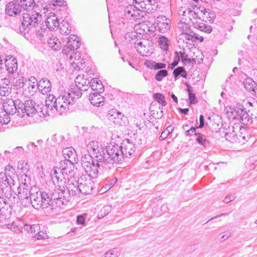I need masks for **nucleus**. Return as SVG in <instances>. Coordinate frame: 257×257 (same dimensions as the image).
Here are the masks:
<instances>
[{"label": "nucleus", "mask_w": 257, "mask_h": 257, "mask_svg": "<svg viewBox=\"0 0 257 257\" xmlns=\"http://www.w3.org/2000/svg\"><path fill=\"white\" fill-rule=\"evenodd\" d=\"M77 99L70 90L62 92L57 97L49 95L45 100L47 111L52 110L54 108L57 112L62 114L68 111Z\"/></svg>", "instance_id": "nucleus-6"}, {"label": "nucleus", "mask_w": 257, "mask_h": 257, "mask_svg": "<svg viewBox=\"0 0 257 257\" xmlns=\"http://www.w3.org/2000/svg\"><path fill=\"white\" fill-rule=\"evenodd\" d=\"M12 78V81L14 86L17 88H22L25 83V79L21 74L16 73Z\"/></svg>", "instance_id": "nucleus-33"}, {"label": "nucleus", "mask_w": 257, "mask_h": 257, "mask_svg": "<svg viewBox=\"0 0 257 257\" xmlns=\"http://www.w3.org/2000/svg\"><path fill=\"white\" fill-rule=\"evenodd\" d=\"M156 25L159 31L165 33L170 28L171 20L164 16H159L156 19Z\"/></svg>", "instance_id": "nucleus-18"}, {"label": "nucleus", "mask_w": 257, "mask_h": 257, "mask_svg": "<svg viewBox=\"0 0 257 257\" xmlns=\"http://www.w3.org/2000/svg\"><path fill=\"white\" fill-rule=\"evenodd\" d=\"M89 97L90 102L92 105L98 106L103 105L104 97L100 94L91 93Z\"/></svg>", "instance_id": "nucleus-32"}, {"label": "nucleus", "mask_w": 257, "mask_h": 257, "mask_svg": "<svg viewBox=\"0 0 257 257\" xmlns=\"http://www.w3.org/2000/svg\"><path fill=\"white\" fill-rule=\"evenodd\" d=\"M135 5L142 12L151 11V7L155 6L158 0H134Z\"/></svg>", "instance_id": "nucleus-19"}, {"label": "nucleus", "mask_w": 257, "mask_h": 257, "mask_svg": "<svg viewBox=\"0 0 257 257\" xmlns=\"http://www.w3.org/2000/svg\"><path fill=\"white\" fill-rule=\"evenodd\" d=\"M35 31L34 32H28L27 34L26 35H23L24 37L28 39L30 37L32 38H37L39 39H41L42 37H44L45 34V31L41 27V25L38 24L37 26L35 27Z\"/></svg>", "instance_id": "nucleus-27"}, {"label": "nucleus", "mask_w": 257, "mask_h": 257, "mask_svg": "<svg viewBox=\"0 0 257 257\" xmlns=\"http://www.w3.org/2000/svg\"><path fill=\"white\" fill-rule=\"evenodd\" d=\"M71 65L76 70H79L84 68L83 63L81 61H79V59L76 60V61H72Z\"/></svg>", "instance_id": "nucleus-49"}, {"label": "nucleus", "mask_w": 257, "mask_h": 257, "mask_svg": "<svg viewBox=\"0 0 257 257\" xmlns=\"http://www.w3.org/2000/svg\"><path fill=\"white\" fill-rule=\"evenodd\" d=\"M87 149L88 152L92 153L94 155V158H96V156L102 154L101 156L107 158L109 156L105 153L104 149L100 148L97 142L91 141L87 145Z\"/></svg>", "instance_id": "nucleus-17"}, {"label": "nucleus", "mask_w": 257, "mask_h": 257, "mask_svg": "<svg viewBox=\"0 0 257 257\" xmlns=\"http://www.w3.org/2000/svg\"><path fill=\"white\" fill-rule=\"evenodd\" d=\"M95 89L96 91L93 93H98L99 94H100L104 91V86L100 80H99V82H97V83L96 84Z\"/></svg>", "instance_id": "nucleus-54"}, {"label": "nucleus", "mask_w": 257, "mask_h": 257, "mask_svg": "<svg viewBox=\"0 0 257 257\" xmlns=\"http://www.w3.org/2000/svg\"><path fill=\"white\" fill-rule=\"evenodd\" d=\"M46 25L50 30H55L58 29L59 22L56 15L50 13L46 19Z\"/></svg>", "instance_id": "nucleus-22"}, {"label": "nucleus", "mask_w": 257, "mask_h": 257, "mask_svg": "<svg viewBox=\"0 0 257 257\" xmlns=\"http://www.w3.org/2000/svg\"><path fill=\"white\" fill-rule=\"evenodd\" d=\"M107 155L114 166L115 164H121L124 157H131L136 152L135 145L129 140H125L120 146L115 143L110 144L106 148Z\"/></svg>", "instance_id": "nucleus-5"}, {"label": "nucleus", "mask_w": 257, "mask_h": 257, "mask_svg": "<svg viewBox=\"0 0 257 257\" xmlns=\"http://www.w3.org/2000/svg\"><path fill=\"white\" fill-rule=\"evenodd\" d=\"M89 176L82 175L77 181L80 193L84 194H90L94 186V182Z\"/></svg>", "instance_id": "nucleus-13"}, {"label": "nucleus", "mask_w": 257, "mask_h": 257, "mask_svg": "<svg viewBox=\"0 0 257 257\" xmlns=\"http://www.w3.org/2000/svg\"><path fill=\"white\" fill-rule=\"evenodd\" d=\"M46 234L43 231H39L37 233L33 234L32 236L36 237L38 239H42L46 236Z\"/></svg>", "instance_id": "nucleus-56"}, {"label": "nucleus", "mask_w": 257, "mask_h": 257, "mask_svg": "<svg viewBox=\"0 0 257 257\" xmlns=\"http://www.w3.org/2000/svg\"><path fill=\"white\" fill-rule=\"evenodd\" d=\"M66 183L63 187L58 186V191H52L49 190L50 194V199L52 203H50V211L52 212L57 207L66 205L70 200L71 196H74L80 193L77 181L75 183H68V186H66Z\"/></svg>", "instance_id": "nucleus-3"}, {"label": "nucleus", "mask_w": 257, "mask_h": 257, "mask_svg": "<svg viewBox=\"0 0 257 257\" xmlns=\"http://www.w3.org/2000/svg\"><path fill=\"white\" fill-rule=\"evenodd\" d=\"M253 103L256 104V102L251 98H247L242 101V125H248L252 122V119L254 116H250L248 113L251 111L254 112Z\"/></svg>", "instance_id": "nucleus-10"}, {"label": "nucleus", "mask_w": 257, "mask_h": 257, "mask_svg": "<svg viewBox=\"0 0 257 257\" xmlns=\"http://www.w3.org/2000/svg\"><path fill=\"white\" fill-rule=\"evenodd\" d=\"M181 60L183 63L186 66L190 65L193 61H195L194 59H191L190 58H188V57L182 58Z\"/></svg>", "instance_id": "nucleus-61"}, {"label": "nucleus", "mask_w": 257, "mask_h": 257, "mask_svg": "<svg viewBox=\"0 0 257 257\" xmlns=\"http://www.w3.org/2000/svg\"><path fill=\"white\" fill-rule=\"evenodd\" d=\"M6 67L7 70L10 75L9 78L16 73L18 70V63L16 58L11 56V58L6 60Z\"/></svg>", "instance_id": "nucleus-20"}, {"label": "nucleus", "mask_w": 257, "mask_h": 257, "mask_svg": "<svg viewBox=\"0 0 257 257\" xmlns=\"http://www.w3.org/2000/svg\"><path fill=\"white\" fill-rule=\"evenodd\" d=\"M154 98L156 101L161 104L162 107L166 105L167 103L165 97L162 94L160 93H155Z\"/></svg>", "instance_id": "nucleus-44"}, {"label": "nucleus", "mask_w": 257, "mask_h": 257, "mask_svg": "<svg viewBox=\"0 0 257 257\" xmlns=\"http://www.w3.org/2000/svg\"><path fill=\"white\" fill-rule=\"evenodd\" d=\"M158 42L162 50L164 51L168 50L170 41L167 37L163 35H159Z\"/></svg>", "instance_id": "nucleus-35"}, {"label": "nucleus", "mask_w": 257, "mask_h": 257, "mask_svg": "<svg viewBox=\"0 0 257 257\" xmlns=\"http://www.w3.org/2000/svg\"><path fill=\"white\" fill-rule=\"evenodd\" d=\"M58 28L59 29L60 32L62 34H68L71 31V26L69 23L66 21L63 20L61 23H59Z\"/></svg>", "instance_id": "nucleus-36"}, {"label": "nucleus", "mask_w": 257, "mask_h": 257, "mask_svg": "<svg viewBox=\"0 0 257 257\" xmlns=\"http://www.w3.org/2000/svg\"><path fill=\"white\" fill-rule=\"evenodd\" d=\"M15 102V105L16 107V111L18 110L19 111V109L21 110L22 113H24V108L25 106V102H23L22 100L17 99L15 100H14Z\"/></svg>", "instance_id": "nucleus-48"}, {"label": "nucleus", "mask_w": 257, "mask_h": 257, "mask_svg": "<svg viewBox=\"0 0 257 257\" xmlns=\"http://www.w3.org/2000/svg\"><path fill=\"white\" fill-rule=\"evenodd\" d=\"M12 85L9 79L4 78L0 83V95L7 96L11 92Z\"/></svg>", "instance_id": "nucleus-26"}, {"label": "nucleus", "mask_w": 257, "mask_h": 257, "mask_svg": "<svg viewBox=\"0 0 257 257\" xmlns=\"http://www.w3.org/2000/svg\"><path fill=\"white\" fill-rule=\"evenodd\" d=\"M14 104V100L10 98L6 99L3 103V110L8 114L13 115L16 112V107Z\"/></svg>", "instance_id": "nucleus-28"}, {"label": "nucleus", "mask_w": 257, "mask_h": 257, "mask_svg": "<svg viewBox=\"0 0 257 257\" xmlns=\"http://www.w3.org/2000/svg\"><path fill=\"white\" fill-rule=\"evenodd\" d=\"M27 146L28 149L32 152H36L38 150L37 146L33 142H29Z\"/></svg>", "instance_id": "nucleus-59"}, {"label": "nucleus", "mask_w": 257, "mask_h": 257, "mask_svg": "<svg viewBox=\"0 0 257 257\" xmlns=\"http://www.w3.org/2000/svg\"><path fill=\"white\" fill-rule=\"evenodd\" d=\"M21 6L18 0H13L6 4L5 12L10 16H16L22 12Z\"/></svg>", "instance_id": "nucleus-16"}, {"label": "nucleus", "mask_w": 257, "mask_h": 257, "mask_svg": "<svg viewBox=\"0 0 257 257\" xmlns=\"http://www.w3.org/2000/svg\"><path fill=\"white\" fill-rule=\"evenodd\" d=\"M24 222L21 219H17L11 223L6 225L7 227L15 233H20L23 231Z\"/></svg>", "instance_id": "nucleus-25"}, {"label": "nucleus", "mask_w": 257, "mask_h": 257, "mask_svg": "<svg viewBox=\"0 0 257 257\" xmlns=\"http://www.w3.org/2000/svg\"><path fill=\"white\" fill-rule=\"evenodd\" d=\"M119 255V252L117 248H113L107 251L105 254L104 257H118Z\"/></svg>", "instance_id": "nucleus-47"}, {"label": "nucleus", "mask_w": 257, "mask_h": 257, "mask_svg": "<svg viewBox=\"0 0 257 257\" xmlns=\"http://www.w3.org/2000/svg\"><path fill=\"white\" fill-rule=\"evenodd\" d=\"M85 217L83 215H79L77 217V222L78 224L84 225L85 224Z\"/></svg>", "instance_id": "nucleus-64"}, {"label": "nucleus", "mask_w": 257, "mask_h": 257, "mask_svg": "<svg viewBox=\"0 0 257 257\" xmlns=\"http://www.w3.org/2000/svg\"><path fill=\"white\" fill-rule=\"evenodd\" d=\"M117 179L116 178H113L111 180L110 184L108 185L106 184L104 187V188L105 189L109 190L111 187H112L113 185L115 184V183L117 182Z\"/></svg>", "instance_id": "nucleus-62"}, {"label": "nucleus", "mask_w": 257, "mask_h": 257, "mask_svg": "<svg viewBox=\"0 0 257 257\" xmlns=\"http://www.w3.org/2000/svg\"><path fill=\"white\" fill-rule=\"evenodd\" d=\"M125 39L126 41L135 46L136 51L141 56H148L153 53L152 46L150 43L146 40H139L134 33H126Z\"/></svg>", "instance_id": "nucleus-9"}, {"label": "nucleus", "mask_w": 257, "mask_h": 257, "mask_svg": "<svg viewBox=\"0 0 257 257\" xmlns=\"http://www.w3.org/2000/svg\"><path fill=\"white\" fill-rule=\"evenodd\" d=\"M179 14L182 15L183 17H187L188 15L189 19L187 20L186 18H182L178 23V28L181 32L178 37V43L181 44L187 41H188L187 43H194L197 40L200 42H203L204 40L203 37L199 36V35L191 31L190 26L188 24L189 21H193L191 17L195 19V17H197L196 13L190 9H188L187 11L186 10L183 11L182 10L179 11Z\"/></svg>", "instance_id": "nucleus-4"}, {"label": "nucleus", "mask_w": 257, "mask_h": 257, "mask_svg": "<svg viewBox=\"0 0 257 257\" xmlns=\"http://www.w3.org/2000/svg\"><path fill=\"white\" fill-rule=\"evenodd\" d=\"M89 84V81L83 75H78L75 80V86H71L69 90L78 99L82 96V91L88 90Z\"/></svg>", "instance_id": "nucleus-11"}, {"label": "nucleus", "mask_w": 257, "mask_h": 257, "mask_svg": "<svg viewBox=\"0 0 257 257\" xmlns=\"http://www.w3.org/2000/svg\"><path fill=\"white\" fill-rule=\"evenodd\" d=\"M67 41V47L71 50H74L79 48L81 43L77 36L70 35L68 37Z\"/></svg>", "instance_id": "nucleus-30"}, {"label": "nucleus", "mask_w": 257, "mask_h": 257, "mask_svg": "<svg viewBox=\"0 0 257 257\" xmlns=\"http://www.w3.org/2000/svg\"><path fill=\"white\" fill-rule=\"evenodd\" d=\"M27 165V163L24 161H20L18 162V169L19 170H21L22 171V172H23L24 173V175L26 177H27V175L25 174V171L27 169L25 167V166Z\"/></svg>", "instance_id": "nucleus-53"}, {"label": "nucleus", "mask_w": 257, "mask_h": 257, "mask_svg": "<svg viewBox=\"0 0 257 257\" xmlns=\"http://www.w3.org/2000/svg\"><path fill=\"white\" fill-rule=\"evenodd\" d=\"M155 61L153 60H146L145 62V65L151 69L154 68V65H155Z\"/></svg>", "instance_id": "nucleus-60"}, {"label": "nucleus", "mask_w": 257, "mask_h": 257, "mask_svg": "<svg viewBox=\"0 0 257 257\" xmlns=\"http://www.w3.org/2000/svg\"><path fill=\"white\" fill-rule=\"evenodd\" d=\"M244 88L250 92H254V88L255 87L256 83L251 78H247L244 80L243 82Z\"/></svg>", "instance_id": "nucleus-37"}, {"label": "nucleus", "mask_w": 257, "mask_h": 257, "mask_svg": "<svg viewBox=\"0 0 257 257\" xmlns=\"http://www.w3.org/2000/svg\"><path fill=\"white\" fill-rule=\"evenodd\" d=\"M26 180L22 182L18 187V197L20 199H26L29 204L36 209H42L46 213H51L50 211V194L49 190L40 191L37 186L30 187Z\"/></svg>", "instance_id": "nucleus-1"}, {"label": "nucleus", "mask_w": 257, "mask_h": 257, "mask_svg": "<svg viewBox=\"0 0 257 257\" xmlns=\"http://www.w3.org/2000/svg\"><path fill=\"white\" fill-rule=\"evenodd\" d=\"M194 27L198 30H199L201 31H203V30H204V28H206V33H210L212 30V27L210 25H207L206 24L196 21L194 22V21L192 22Z\"/></svg>", "instance_id": "nucleus-38"}, {"label": "nucleus", "mask_w": 257, "mask_h": 257, "mask_svg": "<svg viewBox=\"0 0 257 257\" xmlns=\"http://www.w3.org/2000/svg\"><path fill=\"white\" fill-rule=\"evenodd\" d=\"M195 136L196 137V141L200 145H201L205 148L209 146V141L205 138L203 134L197 133Z\"/></svg>", "instance_id": "nucleus-39"}, {"label": "nucleus", "mask_w": 257, "mask_h": 257, "mask_svg": "<svg viewBox=\"0 0 257 257\" xmlns=\"http://www.w3.org/2000/svg\"><path fill=\"white\" fill-rule=\"evenodd\" d=\"M187 41H185L181 44L178 43L180 51L177 52L178 53V55H179L180 59L188 56V53L190 52L193 43H187Z\"/></svg>", "instance_id": "nucleus-24"}, {"label": "nucleus", "mask_w": 257, "mask_h": 257, "mask_svg": "<svg viewBox=\"0 0 257 257\" xmlns=\"http://www.w3.org/2000/svg\"><path fill=\"white\" fill-rule=\"evenodd\" d=\"M14 180L6 173H0V194H4L6 198H10L12 196V185H14Z\"/></svg>", "instance_id": "nucleus-12"}, {"label": "nucleus", "mask_w": 257, "mask_h": 257, "mask_svg": "<svg viewBox=\"0 0 257 257\" xmlns=\"http://www.w3.org/2000/svg\"><path fill=\"white\" fill-rule=\"evenodd\" d=\"M175 57L174 61L169 66V67L171 69H173L175 66H176L178 64L180 61V57L179 55H178V53L176 51L175 52Z\"/></svg>", "instance_id": "nucleus-52"}, {"label": "nucleus", "mask_w": 257, "mask_h": 257, "mask_svg": "<svg viewBox=\"0 0 257 257\" xmlns=\"http://www.w3.org/2000/svg\"><path fill=\"white\" fill-rule=\"evenodd\" d=\"M173 131V127L170 125L168 126L162 133L160 138L162 139H165L168 135L171 134Z\"/></svg>", "instance_id": "nucleus-50"}, {"label": "nucleus", "mask_w": 257, "mask_h": 257, "mask_svg": "<svg viewBox=\"0 0 257 257\" xmlns=\"http://www.w3.org/2000/svg\"><path fill=\"white\" fill-rule=\"evenodd\" d=\"M62 154L64 159L70 160L71 161L75 162L77 156L73 148L68 147L64 149L62 151Z\"/></svg>", "instance_id": "nucleus-31"}, {"label": "nucleus", "mask_w": 257, "mask_h": 257, "mask_svg": "<svg viewBox=\"0 0 257 257\" xmlns=\"http://www.w3.org/2000/svg\"><path fill=\"white\" fill-rule=\"evenodd\" d=\"M37 89V80L35 77H31L28 80L25 79V83L23 87V94L25 96L29 97L33 95Z\"/></svg>", "instance_id": "nucleus-15"}, {"label": "nucleus", "mask_w": 257, "mask_h": 257, "mask_svg": "<svg viewBox=\"0 0 257 257\" xmlns=\"http://www.w3.org/2000/svg\"><path fill=\"white\" fill-rule=\"evenodd\" d=\"M203 15V19H204L206 17L207 20L210 22L213 21V19L215 18V13L209 9H204Z\"/></svg>", "instance_id": "nucleus-46"}, {"label": "nucleus", "mask_w": 257, "mask_h": 257, "mask_svg": "<svg viewBox=\"0 0 257 257\" xmlns=\"http://www.w3.org/2000/svg\"><path fill=\"white\" fill-rule=\"evenodd\" d=\"M187 91L188 93L189 103L191 104H195L198 102V100L195 93L193 92V87L190 85H187Z\"/></svg>", "instance_id": "nucleus-40"}, {"label": "nucleus", "mask_w": 257, "mask_h": 257, "mask_svg": "<svg viewBox=\"0 0 257 257\" xmlns=\"http://www.w3.org/2000/svg\"><path fill=\"white\" fill-rule=\"evenodd\" d=\"M135 5H128L126 6L123 11L124 16L125 19L131 20H140L143 17V12Z\"/></svg>", "instance_id": "nucleus-14"}, {"label": "nucleus", "mask_w": 257, "mask_h": 257, "mask_svg": "<svg viewBox=\"0 0 257 257\" xmlns=\"http://www.w3.org/2000/svg\"><path fill=\"white\" fill-rule=\"evenodd\" d=\"M37 87L39 91L43 94H47L51 89V83L47 78H42L37 82Z\"/></svg>", "instance_id": "nucleus-23"}, {"label": "nucleus", "mask_w": 257, "mask_h": 257, "mask_svg": "<svg viewBox=\"0 0 257 257\" xmlns=\"http://www.w3.org/2000/svg\"><path fill=\"white\" fill-rule=\"evenodd\" d=\"M168 71L165 69H162L158 71L155 75V78L158 81H161L168 75Z\"/></svg>", "instance_id": "nucleus-45"}, {"label": "nucleus", "mask_w": 257, "mask_h": 257, "mask_svg": "<svg viewBox=\"0 0 257 257\" xmlns=\"http://www.w3.org/2000/svg\"><path fill=\"white\" fill-rule=\"evenodd\" d=\"M47 42L49 47L54 50H58L61 48V43L56 37L52 36L49 37Z\"/></svg>", "instance_id": "nucleus-34"}, {"label": "nucleus", "mask_w": 257, "mask_h": 257, "mask_svg": "<svg viewBox=\"0 0 257 257\" xmlns=\"http://www.w3.org/2000/svg\"><path fill=\"white\" fill-rule=\"evenodd\" d=\"M51 4L54 7L58 6L62 7L66 5V2L65 0H51Z\"/></svg>", "instance_id": "nucleus-51"}, {"label": "nucleus", "mask_w": 257, "mask_h": 257, "mask_svg": "<svg viewBox=\"0 0 257 257\" xmlns=\"http://www.w3.org/2000/svg\"><path fill=\"white\" fill-rule=\"evenodd\" d=\"M75 162L70 160L64 159L60 161L59 166L54 168L51 174L52 180L57 186L64 187L66 184L64 175H69L72 174L75 169Z\"/></svg>", "instance_id": "nucleus-8"}, {"label": "nucleus", "mask_w": 257, "mask_h": 257, "mask_svg": "<svg viewBox=\"0 0 257 257\" xmlns=\"http://www.w3.org/2000/svg\"><path fill=\"white\" fill-rule=\"evenodd\" d=\"M97 82H99V80L97 78H93L91 80V82H89V87H91V89L93 90L94 92H95L96 90L95 89V87H96V84L97 83Z\"/></svg>", "instance_id": "nucleus-57"}, {"label": "nucleus", "mask_w": 257, "mask_h": 257, "mask_svg": "<svg viewBox=\"0 0 257 257\" xmlns=\"http://www.w3.org/2000/svg\"><path fill=\"white\" fill-rule=\"evenodd\" d=\"M197 127H195L193 126H191L189 130H188L185 131V134L187 136H192L193 134L196 136V134H197L196 132V128Z\"/></svg>", "instance_id": "nucleus-55"}, {"label": "nucleus", "mask_w": 257, "mask_h": 257, "mask_svg": "<svg viewBox=\"0 0 257 257\" xmlns=\"http://www.w3.org/2000/svg\"><path fill=\"white\" fill-rule=\"evenodd\" d=\"M47 9L46 7H43V12L42 10L38 12V10H33L23 14V18L21 25L17 30V32L22 35H26L28 32H34L35 27L39 24L42 20L43 14L46 13Z\"/></svg>", "instance_id": "nucleus-7"}, {"label": "nucleus", "mask_w": 257, "mask_h": 257, "mask_svg": "<svg viewBox=\"0 0 257 257\" xmlns=\"http://www.w3.org/2000/svg\"><path fill=\"white\" fill-rule=\"evenodd\" d=\"M10 115L6 111L2 110L0 111V122L2 124H7L10 121Z\"/></svg>", "instance_id": "nucleus-43"}, {"label": "nucleus", "mask_w": 257, "mask_h": 257, "mask_svg": "<svg viewBox=\"0 0 257 257\" xmlns=\"http://www.w3.org/2000/svg\"><path fill=\"white\" fill-rule=\"evenodd\" d=\"M166 67V64L160 62H155V65H154V69H161L165 68Z\"/></svg>", "instance_id": "nucleus-63"}, {"label": "nucleus", "mask_w": 257, "mask_h": 257, "mask_svg": "<svg viewBox=\"0 0 257 257\" xmlns=\"http://www.w3.org/2000/svg\"><path fill=\"white\" fill-rule=\"evenodd\" d=\"M24 112L29 116L36 113L35 102L33 100L28 99L25 101Z\"/></svg>", "instance_id": "nucleus-29"}, {"label": "nucleus", "mask_w": 257, "mask_h": 257, "mask_svg": "<svg viewBox=\"0 0 257 257\" xmlns=\"http://www.w3.org/2000/svg\"><path fill=\"white\" fill-rule=\"evenodd\" d=\"M96 156V163L93 160L90 154L83 155L81 159V166L83 170L90 178H97L99 173L104 171H109L114 169V165L111 163L109 157L105 158L99 154Z\"/></svg>", "instance_id": "nucleus-2"}, {"label": "nucleus", "mask_w": 257, "mask_h": 257, "mask_svg": "<svg viewBox=\"0 0 257 257\" xmlns=\"http://www.w3.org/2000/svg\"><path fill=\"white\" fill-rule=\"evenodd\" d=\"M175 78L176 79L180 75L183 78H186L187 74L184 68L182 66H179L175 69L173 72Z\"/></svg>", "instance_id": "nucleus-41"}, {"label": "nucleus", "mask_w": 257, "mask_h": 257, "mask_svg": "<svg viewBox=\"0 0 257 257\" xmlns=\"http://www.w3.org/2000/svg\"><path fill=\"white\" fill-rule=\"evenodd\" d=\"M18 1L20 5H22V10L27 12L36 10H39V5L41 4L40 2L36 4L34 0H18Z\"/></svg>", "instance_id": "nucleus-21"}, {"label": "nucleus", "mask_w": 257, "mask_h": 257, "mask_svg": "<svg viewBox=\"0 0 257 257\" xmlns=\"http://www.w3.org/2000/svg\"><path fill=\"white\" fill-rule=\"evenodd\" d=\"M39 227L38 225L33 224L32 225H30L28 224H27L24 223V225L23 226V229H24L25 231H27L28 232H30V229H32V228H37Z\"/></svg>", "instance_id": "nucleus-58"}, {"label": "nucleus", "mask_w": 257, "mask_h": 257, "mask_svg": "<svg viewBox=\"0 0 257 257\" xmlns=\"http://www.w3.org/2000/svg\"><path fill=\"white\" fill-rule=\"evenodd\" d=\"M116 115V117H114V119H115L113 121L114 122L120 125H125L126 123L127 118L123 115L121 112H117Z\"/></svg>", "instance_id": "nucleus-42"}]
</instances>
